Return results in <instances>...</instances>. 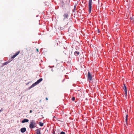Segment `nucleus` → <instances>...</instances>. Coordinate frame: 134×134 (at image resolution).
<instances>
[{"label":"nucleus","mask_w":134,"mask_h":134,"mask_svg":"<svg viewBox=\"0 0 134 134\" xmlns=\"http://www.w3.org/2000/svg\"><path fill=\"white\" fill-rule=\"evenodd\" d=\"M37 125V124L34 120H31L30 124L29 125V127L30 129H34L36 127Z\"/></svg>","instance_id":"obj_1"},{"label":"nucleus","mask_w":134,"mask_h":134,"mask_svg":"<svg viewBox=\"0 0 134 134\" xmlns=\"http://www.w3.org/2000/svg\"><path fill=\"white\" fill-rule=\"evenodd\" d=\"M43 79L42 78H40L39 80H38L36 82H35V83L32 84L31 86H30L29 88V89H30L31 88L33 87L36 85L38 84L40 82L42 81Z\"/></svg>","instance_id":"obj_2"},{"label":"nucleus","mask_w":134,"mask_h":134,"mask_svg":"<svg viewBox=\"0 0 134 134\" xmlns=\"http://www.w3.org/2000/svg\"><path fill=\"white\" fill-rule=\"evenodd\" d=\"M92 0H89L88 3V8H89V12L90 13L92 10Z\"/></svg>","instance_id":"obj_3"},{"label":"nucleus","mask_w":134,"mask_h":134,"mask_svg":"<svg viewBox=\"0 0 134 134\" xmlns=\"http://www.w3.org/2000/svg\"><path fill=\"white\" fill-rule=\"evenodd\" d=\"M63 16L64 18L63 19V21H66L68 20V17L69 15L67 13H65L64 14Z\"/></svg>","instance_id":"obj_4"},{"label":"nucleus","mask_w":134,"mask_h":134,"mask_svg":"<svg viewBox=\"0 0 134 134\" xmlns=\"http://www.w3.org/2000/svg\"><path fill=\"white\" fill-rule=\"evenodd\" d=\"M92 75L91 73L90 72H88L87 74V80H88L90 81L92 80Z\"/></svg>","instance_id":"obj_5"},{"label":"nucleus","mask_w":134,"mask_h":134,"mask_svg":"<svg viewBox=\"0 0 134 134\" xmlns=\"http://www.w3.org/2000/svg\"><path fill=\"white\" fill-rule=\"evenodd\" d=\"M124 86L123 87V89L125 91L124 94L126 97L127 95V88L125 85L124 84Z\"/></svg>","instance_id":"obj_6"},{"label":"nucleus","mask_w":134,"mask_h":134,"mask_svg":"<svg viewBox=\"0 0 134 134\" xmlns=\"http://www.w3.org/2000/svg\"><path fill=\"white\" fill-rule=\"evenodd\" d=\"M20 51H19L17 52H16V53L11 58L12 59H13L15 57H16L20 53Z\"/></svg>","instance_id":"obj_7"},{"label":"nucleus","mask_w":134,"mask_h":134,"mask_svg":"<svg viewBox=\"0 0 134 134\" xmlns=\"http://www.w3.org/2000/svg\"><path fill=\"white\" fill-rule=\"evenodd\" d=\"M20 51H19L17 52H16V53L11 58L12 59H13L15 57H16L20 53Z\"/></svg>","instance_id":"obj_8"},{"label":"nucleus","mask_w":134,"mask_h":134,"mask_svg":"<svg viewBox=\"0 0 134 134\" xmlns=\"http://www.w3.org/2000/svg\"><path fill=\"white\" fill-rule=\"evenodd\" d=\"M26 131V128L25 127L21 129L20 131L22 133H24Z\"/></svg>","instance_id":"obj_9"},{"label":"nucleus","mask_w":134,"mask_h":134,"mask_svg":"<svg viewBox=\"0 0 134 134\" xmlns=\"http://www.w3.org/2000/svg\"><path fill=\"white\" fill-rule=\"evenodd\" d=\"M29 120L26 119H24L22 121V122L23 123H24L25 122H28Z\"/></svg>","instance_id":"obj_10"},{"label":"nucleus","mask_w":134,"mask_h":134,"mask_svg":"<svg viewBox=\"0 0 134 134\" xmlns=\"http://www.w3.org/2000/svg\"><path fill=\"white\" fill-rule=\"evenodd\" d=\"M41 131L40 129H37L36 130V133L37 134H41Z\"/></svg>","instance_id":"obj_11"},{"label":"nucleus","mask_w":134,"mask_h":134,"mask_svg":"<svg viewBox=\"0 0 134 134\" xmlns=\"http://www.w3.org/2000/svg\"><path fill=\"white\" fill-rule=\"evenodd\" d=\"M80 54L79 52L77 51H75L74 52V54L76 56H77L78 55Z\"/></svg>","instance_id":"obj_12"},{"label":"nucleus","mask_w":134,"mask_h":134,"mask_svg":"<svg viewBox=\"0 0 134 134\" xmlns=\"http://www.w3.org/2000/svg\"><path fill=\"white\" fill-rule=\"evenodd\" d=\"M9 62H5L2 65V66H3L4 65H7Z\"/></svg>","instance_id":"obj_13"},{"label":"nucleus","mask_w":134,"mask_h":134,"mask_svg":"<svg viewBox=\"0 0 134 134\" xmlns=\"http://www.w3.org/2000/svg\"><path fill=\"white\" fill-rule=\"evenodd\" d=\"M128 117V115H126V119H125V121L126 122V123L127 124V118Z\"/></svg>","instance_id":"obj_14"},{"label":"nucleus","mask_w":134,"mask_h":134,"mask_svg":"<svg viewBox=\"0 0 134 134\" xmlns=\"http://www.w3.org/2000/svg\"><path fill=\"white\" fill-rule=\"evenodd\" d=\"M39 124L41 126H42L43 125V123L42 122H39Z\"/></svg>","instance_id":"obj_15"},{"label":"nucleus","mask_w":134,"mask_h":134,"mask_svg":"<svg viewBox=\"0 0 134 134\" xmlns=\"http://www.w3.org/2000/svg\"><path fill=\"white\" fill-rule=\"evenodd\" d=\"M130 19L132 22H133L134 21V19L133 18H131Z\"/></svg>","instance_id":"obj_16"},{"label":"nucleus","mask_w":134,"mask_h":134,"mask_svg":"<svg viewBox=\"0 0 134 134\" xmlns=\"http://www.w3.org/2000/svg\"><path fill=\"white\" fill-rule=\"evenodd\" d=\"M75 97H73L72 98V101H74L75 100Z\"/></svg>","instance_id":"obj_17"},{"label":"nucleus","mask_w":134,"mask_h":134,"mask_svg":"<svg viewBox=\"0 0 134 134\" xmlns=\"http://www.w3.org/2000/svg\"><path fill=\"white\" fill-rule=\"evenodd\" d=\"M60 134H65V132L62 131L61 132Z\"/></svg>","instance_id":"obj_18"},{"label":"nucleus","mask_w":134,"mask_h":134,"mask_svg":"<svg viewBox=\"0 0 134 134\" xmlns=\"http://www.w3.org/2000/svg\"><path fill=\"white\" fill-rule=\"evenodd\" d=\"M38 52H39L38 49H37L36 50Z\"/></svg>","instance_id":"obj_19"},{"label":"nucleus","mask_w":134,"mask_h":134,"mask_svg":"<svg viewBox=\"0 0 134 134\" xmlns=\"http://www.w3.org/2000/svg\"><path fill=\"white\" fill-rule=\"evenodd\" d=\"M32 112V110H30V113H31Z\"/></svg>","instance_id":"obj_20"},{"label":"nucleus","mask_w":134,"mask_h":134,"mask_svg":"<svg viewBox=\"0 0 134 134\" xmlns=\"http://www.w3.org/2000/svg\"><path fill=\"white\" fill-rule=\"evenodd\" d=\"M3 111V110H2V109H1V110H0V113L1 111Z\"/></svg>","instance_id":"obj_21"},{"label":"nucleus","mask_w":134,"mask_h":134,"mask_svg":"<svg viewBox=\"0 0 134 134\" xmlns=\"http://www.w3.org/2000/svg\"><path fill=\"white\" fill-rule=\"evenodd\" d=\"M46 99L47 100H48V98L47 97L46 98Z\"/></svg>","instance_id":"obj_22"},{"label":"nucleus","mask_w":134,"mask_h":134,"mask_svg":"<svg viewBox=\"0 0 134 134\" xmlns=\"http://www.w3.org/2000/svg\"><path fill=\"white\" fill-rule=\"evenodd\" d=\"M63 68V67L62 66H61L60 68Z\"/></svg>","instance_id":"obj_23"},{"label":"nucleus","mask_w":134,"mask_h":134,"mask_svg":"<svg viewBox=\"0 0 134 134\" xmlns=\"http://www.w3.org/2000/svg\"><path fill=\"white\" fill-rule=\"evenodd\" d=\"M53 117L54 118H55V116H54Z\"/></svg>","instance_id":"obj_24"},{"label":"nucleus","mask_w":134,"mask_h":134,"mask_svg":"<svg viewBox=\"0 0 134 134\" xmlns=\"http://www.w3.org/2000/svg\"><path fill=\"white\" fill-rule=\"evenodd\" d=\"M69 29V30H68V31H69V29Z\"/></svg>","instance_id":"obj_25"},{"label":"nucleus","mask_w":134,"mask_h":134,"mask_svg":"<svg viewBox=\"0 0 134 134\" xmlns=\"http://www.w3.org/2000/svg\"><path fill=\"white\" fill-rule=\"evenodd\" d=\"M54 134H55L54 133Z\"/></svg>","instance_id":"obj_26"}]
</instances>
